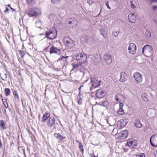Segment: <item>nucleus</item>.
Listing matches in <instances>:
<instances>
[{
	"label": "nucleus",
	"mask_w": 157,
	"mask_h": 157,
	"mask_svg": "<svg viewBox=\"0 0 157 157\" xmlns=\"http://www.w3.org/2000/svg\"><path fill=\"white\" fill-rule=\"evenodd\" d=\"M152 48L149 45H145L142 49L143 54L145 56L148 57L151 56L152 54Z\"/></svg>",
	"instance_id": "nucleus-1"
},
{
	"label": "nucleus",
	"mask_w": 157,
	"mask_h": 157,
	"mask_svg": "<svg viewBox=\"0 0 157 157\" xmlns=\"http://www.w3.org/2000/svg\"><path fill=\"white\" fill-rule=\"evenodd\" d=\"M63 42L64 45L70 49L73 48L75 46L74 41L69 37H64Z\"/></svg>",
	"instance_id": "nucleus-2"
},
{
	"label": "nucleus",
	"mask_w": 157,
	"mask_h": 157,
	"mask_svg": "<svg viewBox=\"0 0 157 157\" xmlns=\"http://www.w3.org/2000/svg\"><path fill=\"white\" fill-rule=\"evenodd\" d=\"M87 55L84 53H80L77 54L76 56V59L80 63H84L87 60Z\"/></svg>",
	"instance_id": "nucleus-3"
},
{
	"label": "nucleus",
	"mask_w": 157,
	"mask_h": 157,
	"mask_svg": "<svg viewBox=\"0 0 157 157\" xmlns=\"http://www.w3.org/2000/svg\"><path fill=\"white\" fill-rule=\"evenodd\" d=\"M57 31L55 29H50L46 32L45 36L50 40L55 38L57 35Z\"/></svg>",
	"instance_id": "nucleus-4"
},
{
	"label": "nucleus",
	"mask_w": 157,
	"mask_h": 157,
	"mask_svg": "<svg viewBox=\"0 0 157 157\" xmlns=\"http://www.w3.org/2000/svg\"><path fill=\"white\" fill-rule=\"evenodd\" d=\"M128 50V53L132 55H134L136 52V46L134 43H131L129 44Z\"/></svg>",
	"instance_id": "nucleus-5"
},
{
	"label": "nucleus",
	"mask_w": 157,
	"mask_h": 157,
	"mask_svg": "<svg viewBox=\"0 0 157 157\" xmlns=\"http://www.w3.org/2000/svg\"><path fill=\"white\" fill-rule=\"evenodd\" d=\"M66 24L67 25H69L68 27L70 28H73L74 26L77 24V21L75 18H69L67 20Z\"/></svg>",
	"instance_id": "nucleus-6"
},
{
	"label": "nucleus",
	"mask_w": 157,
	"mask_h": 157,
	"mask_svg": "<svg viewBox=\"0 0 157 157\" xmlns=\"http://www.w3.org/2000/svg\"><path fill=\"white\" fill-rule=\"evenodd\" d=\"M133 77L137 83H140L142 81L143 76L139 72H136L134 73Z\"/></svg>",
	"instance_id": "nucleus-7"
},
{
	"label": "nucleus",
	"mask_w": 157,
	"mask_h": 157,
	"mask_svg": "<svg viewBox=\"0 0 157 157\" xmlns=\"http://www.w3.org/2000/svg\"><path fill=\"white\" fill-rule=\"evenodd\" d=\"M104 59L107 64H110L112 62V56L109 54H105L104 56Z\"/></svg>",
	"instance_id": "nucleus-8"
},
{
	"label": "nucleus",
	"mask_w": 157,
	"mask_h": 157,
	"mask_svg": "<svg viewBox=\"0 0 157 157\" xmlns=\"http://www.w3.org/2000/svg\"><path fill=\"white\" fill-rule=\"evenodd\" d=\"M90 83L92 86L90 88V90H92L94 88L98 87L100 85V82L95 79L91 80Z\"/></svg>",
	"instance_id": "nucleus-9"
},
{
	"label": "nucleus",
	"mask_w": 157,
	"mask_h": 157,
	"mask_svg": "<svg viewBox=\"0 0 157 157\" xmlns=\"http://www.w3.org/2000/svg\"><path fill=\"white\" fill-rule=\"evenodd\" d=\"M128 135V132L127 130L121 131L119 134L118 138L120 140L125 139Z\"/></svg>",
	"instance_id": "nucleus-10"
},
{
	"label": "nucleus",
	"mask_w": 157,
	"mask_h": 157,
	"mask_svg": "<svg viewBox=\"0 0 157 157\" xmlns=\"http://www.w3.org/2000/svg\"><path fill=\"white\" fill-rule=\"evenodd\" d=\"M49 52L50 54L56 53L59 55L60 54V49L52 45L50 48Z\"/></svg>",
	"instance_id": "nucleus-11"
},
{
	"label": "nucleus",
	"mask_w": 157,
	"mask_h": 157,
	"mask_svg": "<svg viewBox=\"0 0 157 157\" xmlns=\"http://www.w3.org/2000/svg\"><path fill=\"white\" fill-rule=\"evenodd\" d=\"M55 121L54 117H50L47 121V125L49 127H52L54 125Z\"/></svg>",
	"instance_id": "nucleus-12"
},
{
	"label": "nucleus",
	"mask_w": 157,
	"mask_h": 157,
	"mask_svg": "<svg viewBox=\"0 0 157 157\" xmlns=\"http://www.w3.org/2000/svg\"><path fill=\"white\" fill-rule=\"evenodd\" d=\"M127 145L129 147H131L132 148H133L137 146V143L136 141L131 139L128 140Z\"/></svg>",
	"instance_id": "nucleus-13"
},
{
	"label": "nucleus",
	"mask_w": 157,
	"mask_h": 157,
	"mask_svg": "<svg viewBox=\"0 0 157 157\" xmlns=\"http://www.w3.org/2000/svg\"><path fill=\"white\" fill-rule=\"evenodd\" d=\"M120 79L119 80L121 82H124L126 81L128 79L127 75L124 72H121L120 74Z\"/></svg>",
	"instance_id": "nucleus-14"
},
{
	"label": "nucleus",
	"mask_w": 157,
	"mask_h": 157,
	"mask_svg": "<svg viewBox=\"0 0 157 157\" xmlns=\"http://www.w3.org/2000/svg\"><path fill=\"white\" fill-rule=\"evenodd\" d=\"M105 94L104 92L101 89H99L97 90L96 94V97L99 98H101L103 97Z\"/></svg>",
	"instance_id": "nucleus-15"
},
{
	"label": "nucleus",
	"mask_w": 157,
	"mask_h": 157,
	"mask_svg": "<svg viewBox=\"0 0 157 157\" xmlns=\"http://www.w3.org/2000/svg\"><path fill=\"white\" fill-rule=\"evenodd\" d=\"M128 19L130 22L134 23L136 21V15L134 13H130L129 14L128 17Z\"/></svg>",
	"instance_id": "nucleus-16"
},
{
	"label": "nucleus",
	"mask_w": 157,
	"mask_h": 157,
	"mask_svg": "<svg viewBox=\"0 0 157 157\" xmlns=\"http://www.w3.org/2000/svg\"><path fill=\"white\" fill-rule=\"evenodd\" d=\"M124 99V97L121 94H117L115 97V99L117 101H120Z\"/></svg>",
	"instance_id": "nucleus-17"
},
{
	"label": "nucleus",
	"mask_w": 157,
	"mask_h": 157,
	"mask_svg": "<svg viewBox=\"0 0 157 157\" xmlns=\"http://www.w3.org/2000/svg\"><path fill=\"white\" fill-rule=\"evenodd\" d=\"M55 136L58 139V142L59 143H61L63 141V140L65 138V137L62 136L60 134H56Z\"/></svg>",
	"instance_id": "nucleus-18"
},
{
	"label": "nucleus",
	"mask_w": 157,
	"mask_h": 157,
	"mask_svg": "<svg viewBox=\"0 0 157 157\" xmlns=\"http://www.w3.org/2000/svg\"><path fill=\"white\" fill-rule=\"evenodd\" d=\"M123 104L122 103H120L119 104V108L117 110V113L120 115H122L124 113V110L123 109Z\"/></svg>",
	"instance_id": "nucleus-19"
},
{
	"label": "nucleus",
	"mask_w": 157,
	"mask_h": 157,
	"mask_svg": "<svg viewBox=\"0 0 157 157\" xmlns=\"http://www.w3.org/2000/svg\"><path fill=\"white\" fill-rule=\"evenodd\" d=\"M50 113L46 112L43 115L42 117L41 120L43 122L47 120V119L50 117Z\"/></svg>",
	"instance_id": "nucleus-20"
},
{
	"label": "nucleus",
	"mask_w": 157,
	"mask_h": 157,
	"mask_svg": "<svg viewBox=\"0 0 157 157\" xmlns=\"http://www.w3.org/2000/svg\"><path fill=\"white\" fill-rule=\"evenodd\" d=\"M28 14L29 17L32 16H37L39 15L35 10H29Z\"/></svg>",
	"instance_id": "nucleus-21"
},
{
	"label": "nucleus",
	"mask_w": 157,
	"mask_h": 157,
	"mask_svg": "<svg viewBox=\"0 0 157 157\" xmlns=\"http://www.w3.org/2000/svg\"><path fill=\"white\" fill-rule=\"evenodd\" d=\"M141 97L142 100L145 101H148V96L146 93H143L142 94Z\"/></svg>",
	"instance_id": "nucleus-22"
},
{
	"label": "nucleus",
	"mask_w": 157,
	"mask_h": 157,
	"mask_svg": "<svg viewBox=\"0 0 157 157\" xmlns=\"http://www.w3.org/2000/svg\"><path fill=\"white\" fill-rule=\"evenodd\" d=\"M135 125L137 128H140L142 126V124L139 120L137 119H136L135 121Z\"/></svg>",
	"instance_id": "nucleus-23"
},
{
	"label": "nucleus",
	"mask_w": 157,
	"mask_h": 157,
	"mask_svg": "<svg viewBox=\"0 0 157 157\" xmlns=\"http://www.w3.org/2000/svg\"><path fill=\"white\" fill-rule=\"evenodd\" d=\"M119 33V30H114L112 32V35L113 36L117 37Z\"/></svg>",
	"instance_id": "nucleus-24"
},
{
	"label": "nucleus",
	"mask_w": 157,
	"mask_h": 157,
	"mask_svg": "<svg viewBox=\"0 0 157 157\" xmlns=\"http://www.w3.org/2000/svg\"><path fill=\"white\" fill-rule=\"evenodd\" d=\"M100 31L101 34L104 37H105V35L107 34L106 31L103 28L100 29Z\"/></svg>",
	"instance_id": "nucleus-25"
},
{
	"label": "nucleus",
	"mask_w": 157,
	"mask_h": 157,
	"mask_svg": "<svg viewBox=\"0 0 157 157\" xmlns=\"http://www.w3.org/2000/svg\"><path fill=\"white\" fill-rule=\"evenodd\" d=\"M26 2L29 6H31L35 3V0H26Z\"/></svg>",
	"instance_id": "nucleus-26"
},
{
	"label": "nucleus",
	"mask_w": 157,
	"mask_h": 157,
	"mask_svg": "<svg viewBox=\"0 0 157 157\" xmlns=\"http://www.w3.org/2000/svg\"><path fill=\"white\" fill-rule=\"evenodd\" d=\"M71 65L73 67V69H76L78 68H80L81 67H82L81 64L79 63L77 64L72 63Z\"/></svg>",
	"instance_id": "nucleus-27"
},
{
	"label": "nucleus",
	"mask_w": 157,
	"mask_h": 157,
	"mask_svg": "<svg viewBox=\"0 0 157 157\" xmlns=\"http://www.w3.org/2000/svg\"><path fill=\"white\" fill-rule=\"evenodd\" d=\"M2 100L5 108H8V105L7 101L6 100H5L4 101L2 98Z\"/></svg>",
	"instance_id": "nucleus-28"
},
{
	"label": "nucleus",
	"mask_w": 157,
	"mask_h": 157,
	"mask_svg": "<svg viewBox=\"0 0 157 157\" xmlns=\"http://www.w3.org/2000/svg\"><path fill=\"white\" fill-rule=\"evenodd\" d=\"M10 90L8 88H6L5 90V95L7 96L9 95L10 93Z\"/></svg>",
	"instance_id": "nucleus-29"
},
{
	"label": "nucleus",
	"mask_w": 157,
	"mask_h": 157,
	"mask_svg": "<svg viewBox=\"0 0 157 157\" xmlns=\"http://www.w3.org/2000/svg\"><path fill=\"white\" fill-rule=\"evenodd\" d=\"M0 123L1 126L2 127L3 129L6 128L5 127V124L3 120H2L0 121Z\"/></svg>",
	"instance_id": "nucleus-30"
},
{
	"label": "nucleus",
	"mask_w": 157,
	"mask_h": 157,
	"mask_svg": "<svg viewBox=\"0 0 157 157\" xmlns=\"http://www.w3.org/2000/svg\"><path fill=\"white\" fill-rule=\"evenodd\" d=\"M13 94L15 97L17 98L18 99H19L18 94L16 91H13Z\"/></svg>",
	"instance_id": "nucleus-31"
},
{
	"label": "nucleus",
	"mask_w": 157,
	"mask_h": 157,
	"mask_svg": "<svg viewBox=\"0 0 157 157\" xmlns=\"http://www.w3.org/2000/svg\"><path fill=\"white\" fill-rule=\"evenodd\" d=\"M19 53L21 55V57L22 58H23L25 54V52L23 51L20 50L19 51Z\"/></svg>",
	"instance_id": "nucleus-32"
},
{
	"label": "nucleus",
	"mask_w": 157,
	"mask_h": 157,
	"mask_svg": "<svg viewBox=\"0 0 157 157\" xmlns=\"http://www.w3.org/2000/svg\"><path fill=\"white\" fill-rule=\"evenodd\" d=\"M79 148L81 149L82 152H83L84 151V149L83 148V146L82 143H79Z\"/></svg>",
	"instance_id": "nucleus-33"
},
{
	"label": "nucleus",
	"mask_w": 157,
	"mask_h": 157,
	"mask_svg": "<svg viewBox=\"0 0 157 157\" xmlns=\"http://www.w3.org/2000/svg\"><path fill=\"white\" fill-rule=\"evenodd\" d=\"M66 13V12L65 10H61V11L60 12V14L59 15L61 17H64Z\"/></svg>",
	"instance_id": "nucleus-34"
},
{
	"label": "nucleus",
	"mask_w": 157,
	"mask_h": 157,
	"mask_svg": "<svg viewBox=\"0 0 157 157\" xmlns=\"http://www.w3.org/2000/svg\"><path fill=\"white\" fill-rule=\"evenodd\" d=\"M7 78V75L6 74H5L3 75L2 77V80L6 81V80Z\"/></svg>",
	"instance_id": "nucleus-35"
},
{
	"label": "nucleus",
	"mask_w": 157,
	"mask_h": 157,
	"mask_svg": "<svg viewBox=\"0 0 157 157\" xmlns=\"http://www.w3.org/2000/svg\"><path fill=\"white\" fill-rule=\"evenodd\" d=\"M51 2L54 4H56L60 2L61 0H51Z\"/></svg>",
	"instance_id": "nucleus-36"
},
{
	"label": "nucleus",
	"mask_w": 157,
	"mask_h": 157,
	"mask_svg": "<svg viewBox=\"0 0 157 157\" xmlns=\"http://www.w3.org/2000/svg\"><path fill=\"white\" fill-rule=\"evenodd\" d=\"M82 99H81L80 97H79V98L78 99L77 102L78 104L79 105H81L82 103Z\"/></svg>",
	"instance_id": "nucleus-37"
},
{
	"label": "nucleus",
	"mask_w": 157,
	"mask_h": 157,
	"mask_svg": "<svg viewBox=\"0 0 157 157\" xmlns=\"http://www.w3.org/2000/svg\"><path fill=\"white\" fill-rule=\"evenodd\" d=\"M136 157H145L144 155L143 154L141 153V154H137L136 156Z\"/></svg>",
	"instance_id": "nucleus-38"
},
{
	"label": "nucleus",
	"mask_w": 157,
	"mask_h": 157,
	"mask_svg": "<svg viewBox=\"0 0 157 157\" xmlns=\"http://www.w3.org/2000/svg\"><path fill=\"white\" fill-rule=\"evenodd\" d=\"M9 7L11 10H14V9L12 8L10 6V5L9 4L6 6V10H9Z\"/></svg>",
	"instance_id": "nucleus-39"
},
{
	"label": "nucleus",
	"mask_w": 157,
	"mask_h": 157,
	"mask_svg": "<svg viewBox=\"0 0 157 157\" xmlns=\"http://www.w3.org/2000/svg\"><path fill=\"white\" fill-rule=\"evenodd\" d=\"M131 7L133 9L135 8V6L133 4L132 1H130Z\"/></svg>",
	"instance_id": "nucleus-40"
},
{
	"label": "nucleus",
	"mask_w": 157,
	"mask_h": 157,
	"mask_svg": "<svg viewBox=\"0 0 157 157\" xmlns=\"http://www.w3.org/2000/svg\"><path fill=\"white\" fill-rule=\"evenodd\" d=\"M78 70H79L81 72H83L84 71V68L82 66V67L79 68L78 69Z\"/></svg>",
	"instance_id": "nucleus-41"
},
{
	"label": "nucleus",
	"mask_w": 157,
	"mask_h": 157,
	"mask_svg": "<svg viewBox=\"0 0 157 157\" xmlns=\"http://www.w3.org/2000/svg\"><path fill=\"white\" fill-rule=\"evenodd\" d=\"M93 1L92 0H88L87 1V3H88L89 5L92 4L93 3Z\"/></svg>",
	"instance_id": "nucleus-42"
},
{
	"label": "nucleus",
	"mask_w": 157,
	"mask_h": 157,
	"mask_svg": "<svg viewBox=\"0 0 157 157\" xmlns=\"http://www.w3.org/2000/svg\"><path fill=\"white\" fill-rule=\"evenodd\" d=\"M146 35L148 36V37L151 36V34L150 33H149L148 31H146Z\"/></svg>",
	"instance_id": "nucleus-43"
},
{
	"label": "nucleus",
	"mask_w": 157,
	"mask_h": 157,
	"mask_svg": "<svg viewBox=\"0 0 157 157\" xmlns=\"http://www.w3.org/2000/svg\"><path fill=\"white\" fill-rule=\"evenodd\" d=\"M3 108H2V111L3 113H5L6 112V110L5 109H3Z\"/></svg>",
	"instance_id": "nucleus-44"
},
{
	"label": "nucleus",
	"mask_w": 157,
	"mask_h": 157,
	"mask_svg": "<svg viewBox=\"0 0 157 157\" xmlns=\"http://www.w3.org/2000/svg\"><path fill=\"white\" fill-rule=\"evenodd\" d=\"M91 157H98L97 156H95L94 153H93L91 155Z\"/></svg>",
	"instance_id": "nucleus-45"
},
{
	"label": "nucleus",
	"mask_w": 157,
	"mask_h": 157,
	"mask_svg": "<svg viewBox=\"0 0 157 157\" xmlns=\"http://www.w3.org/2000/svg\"><path fill=\"white\" fill-rule=\"evenodd\" d=\"M155 137V135H153L152 136L150 139L151 140L152 139H154Z\"/></svg>",
	"instance_id": "nucleus-46"
},
{
	"label": "nucleus",
	"mask_w": 157,
	"mask_h": 157,
	"mask_svg": "<svg viewBox=\"0 0 157 157\" xmlns=\"http://www.w3.org/2000/svg\"><path fill=\"white\" fill-rule=\"evenodd\" d=\"M150 143L151 144V145L152 146L154 147H155V146L152 143L151 141V140L150 139Z\"/></svg>",
	"instance_id": "nucleus-47"
},
{
	"label": "nucleus",
	"mask_w": 157,
	"mask_h": 157,
	"mask_svg": "<svg viewBox=\"0 0 157 157\" xmlns=\"http://www.w3.org/2000/svg\"><path fill=\"white\" fill-rule=\"evenodd\" d=\"M2 147V144L1 141V140H0V147Z\"/></svg>",
	"instance_id": "nucleus-48"
},
{
	"label": "nucleus",
	"mask_w": 157,
	"mask_h": 157,
	"mask_svg": "<svg viewBox=\"0 0 157 157\" xmlns=\"http://www.w3.org/2000/svg\"><path fill=\"white\" fill-rule=\"evenodd\" d=\"M106 4V5L107 7V8L108 9H110V7L109 6L108 4Z\"/></svg>",
	"instance_id": "nucleus-49"
},
{
	"label": "nucleus",
	"mask_w": 157,
	"mask_h": 157,
	"mask_svg": "<svg viewBox=\"0 0 157 157\" xmlns=\"http://www.w3.org/2000/svg\"><path fill=\"white\" fill-rule=\"evenodd\" d=\"M153 8L154 9H155L156 8V6H153Z\"/></svg>",
	"instance_id": "nucleus-50"
},
{
	"label": "nucleus",
	"mask_w": 157,
	"mask_h": 157,
	"mask_svg": "<svg viewBox=\"0 0 157 157\" xmlns=\"http://www.w3.org/2000/svg\"><path fill=\"white\" fill-rule=\"evenodd\" d=\"M82 86H80L79 88H78V90H79L80 91V89H81V87Z\"/></svg>",
	"instance_id": "nucleus-51"
},
{
	"label": "nucleus",
	"mask_w": 157,
	"mask_h": 157,
	"mask_svg": "<svg viewBox=\"0 0 157 157\" xmlns=\"http://www.w3.org/2000/svg\"><path fill=\"white\" fill-rule=\"evenodd\" d=\"M76 141V142H77V143H78L79 144V143H81V142H79L78 140H77Z\"/></svg>",
	"instance_id": "nucleus-52"
},
{
	"label": "nucleus",
	"mask_w": 157,
	"mask_h": 157,
	"mask_svg": "<svg viewBox=\"0 0 157 157\" xmlns=\"http://www.w3.org/2000/svg\"><path fill=\"white\" fill-rule=\"evenodd\" d=\"M36 25H37V24H40V22H36Z\"/></svg>",
	"instance_id": "nucleus-53"
},
{
	"label": "nucleus",
	"mask_w": 157,
	"mask_h": 157,
	"mask_svg": "<svg viewBox=\"0 0 157 157\" xmlns=\"http://www.w3.org/2000/svg\"><path fill=\"white\" fill-rule=\"evenodd\" d=\"M107 101H104V103H105V104H106V103H107Z\"/></svg>",
	"instance_id": "nucleus-54"
},
{
	"label": "nucleus",
	"mask_w": 157,
	"mask_h": 157,
	"mask_svg": "<svg viewBox=\"0 0 157 157\" xmlns=\"http://www.w3.org/2000/svg\"><path fill=\"white\" fill-rule=\"evenodd\" d=\"M8 10H5V12H6V11H8Z\"/></svg>",
	"instance_id": "nucleus-55"
},
{
	"label": "nucleus",
	"mask_w": 157,
	"mask_h": 157,
	"mask_svg": "<svg viewBox=\"0 0 157 157\" xmlns=\"http://www.w3.org/2000/svg\"><path fill=\"white\" fill-rule=\"evenodd\" d=\"M83 38V37H82V39Z\"/></svg>",
	"instance_id": "nucleus-56"
},
{
	"label": "nucleus",
	"mask_w": 157,
	"mask_h": 157,
	"mask_svg": "<svg viewBox=\"0 0 157 157\" xmlns=\"http://www.w3.org/2000/svg\"><path fill=\"white\" fill-rule=\"evenodd\" d=\"M63 58H64V57L63 56Z\"/></svg>",
	"instance_id": "nucleus-57"
},
{
	"label": "nucleus",
	"mask_w": 157,
	"mask_h": 157,
	"mask_svg": "<svg viewBox=\"0 0 157 157\" xmlns=\"http://www.w3.org/2000/svg\"><path fill=\"white\" fill-rule=\"evenodd\" d=\"M84 36V38H85V37H86V36Z\"/></svg>",
	"instance_id": "nucleus-58"
}]
</instances>
